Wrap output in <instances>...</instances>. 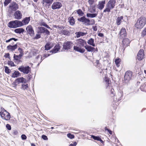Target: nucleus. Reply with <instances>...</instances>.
<instances>
[{"label": "nucleus", "mask_w": 146, "mask_h": 146, "mask_svg": "<svg viewBox=\"0 0 146 146\" xmlns=\"http://www.w3.org/2000/svg\"><path fill=\"white\" fill-rule=\"evenodd\" d=\"M6 127L9 130H10L11 129V127L9 124H7L6 125Z\"/></svg>", "instance_id": "obj_50"}, {"label": "nucleus", "mask_w": 146, "mask_h": 146, "mask_svg": "<svg viewBox=\"0 0 146 146\" xmlns=\"http://www.w3.org/2000/svg\"><path fill=\"white\" fill-rule=\"evenodd\" d=\"M22 56H19V55H16L15 54H14V58L15 60H19L21 59Z\"/></svg>", "instance_id": "obj_39"}, {"label": "nucleus", "mask_w": 146, "mask_h": 146, "mask_svg": "<svg viewBox=\"0 0 146 146\" xmlns=\"http://www.w3.org/2000/svg\"><path fill=\"white\" fill-rule=\"evenodd\" d=\"M123 16H121L119 17H118L116 20V23L118 25H120L121 22H122V20H123Z\"/></svg>", "instance_id": "obj_32"}, {"label": "nucleus", "mask_w": 146, "mask_h": 146, "mask_svg": "<svg viewBox=\"0 0 146 146\" xmlns=\"http://www.w3.org/2000/svg\"><path fill=\"white\" fill-rule=\"evenodd\" d=\"M98 36L100 37H103L104 36V34L102 33H99L98 34Z\"/></svg>", "instance_id": "obj_56"}, {"label": "nucleus", "mask_w": 146, "mask_h": 146, "mask_svg": "<svg viewBox=\"0 0 146 146\" xmlns=\"http://www.w3.org/2000/svg\"><path fill=\"white\" fill-rule=\"evenodd\" d=\"M42 138L44 140H47L48 139V138L45 135H43L42 136Z\"/></svg>", "instance_id": "obj_51"}, {"label": "nucleus", "mask_w": 146, "mask_h": 146, "mask_svg": "<svg viewBox=\"0 0 146 146\" xmlns=\"http://www.w3.org/2000/svg\"><path fill=\"white\" fill-rule=\"evenodd\" d=\"M62 6V3L59 2H55L53 3L51 6V8L53 10L59 9Z\"/></svg>", "instance_id": "obj_9"}, {"label": "nucleus", "mask_w": 146, "mask_h": 146, "mask_svg": "<svg viewBox=\"0 0 146 146\" xmlns=\"http://www.w3.org/2000/svg\"><path fill=\"white\" fill-rule=\"evenodd\" d=\"M12 40H14L15 41H16L18 40V39L15 38H11L8 40H6V42L7 43L12 41Z\"/></svg>", "instance_id": "obj_45"}, {"label": "nucleus", "mask_w": 146, "mask_h": 146, "mask_svg": "<svg viewBox=\"0 0 146 146\" xmlns=\"http://www.w3.org/2000/svg\"><path fill=\"white\" fill-rule=\"evenodd\" d=\"M5 72L7 74H9L11 72V70L6 66H5Z\"/></svg>", "instance_id": "obj_43"}, {"label": "nucleus", "mask_w": 146, "mask_h": 146, "mask_svg": "<svg viewBox=\"0 0 146 146\" xmlns=\"http://www.w3.org/2000/svg\"><path fill=\"white\" fill-rule=\"evenodd\" d=\"M30 20V17H26L22 21L23 26L27 25L29 23Z\"/></svg>", "instance_id": "obj_23"}, {"label": "nucleus", "mask_w": 146, "mask_h": 146, "mask_svg": "<svg viewBox=\"0 0 146 146\" xmlns=\"http://www.w3.org/2000/svg\"><path fill=\"white\" fill-rule=\"evenodd\" d=\"M118 94H119V95H120V98H119V99H118V100H121V98H122V94L120 92H119L118 93Z\"/></svg>", "instance_id": "obj_55"}, {"label": "nucleus", "mask_w": 146, "mask_h": 146, "mask_svg": "<svg viewBox=\"0 0 146 146\" xmlns=\"http://www.w3.org/2000/svg\"><path fill=\"white\" fill-rule=\"evenodd\" d=\"M130 43V41L127 38H123L122 41V46L124 48H125L128 46Z\"/></svg>", "instance_id": "obj_18"}, {"label": "nucleus", "mask_w": 146, "mask_h": 146, "mask_svg": "<svg viewBox=\"0 0 146 146\" xmlns=\"http://www.w3.org/2000/svg\"><path fill=\"white\" fill-rule=\"evenodd\" d=\"M69 22L70 25H73L75 23L74 19L73 17H71L69 18Z\"/></svg>", "instance_id": "obj_35"}, {"label": "nucleus", "mask_w": 146, "mask_h": 146, "mask_svg": "<svg viewBox=\"0 0 146 146\" xmlns=\"http://www.w3.org/2000/svg\"><path fill=\"white\" fill-rule=\"evenodd\" d=\"M96 5H94L90 6L88 8V11L91 13H93L95 12L96 9L95 7Z\"/></svg>", "instance_id": "obj_25"}, {"label": "nucleus", "mask_w": 146, "mask_h": 146, "mask_svg": "<svg viewBox=\"0 0 146 146\" xmlns=\"http://www.w3.org/2000/svg\"><path fill=\"white\" fill-rule=\"evenodd\" d=\"M78 20L82 22H84L86 25H90V20L88 19H87L84 17H82L80 19H78Z\"/></svg>", "instance_id": "obj_13"}, {"label": "nucleus", "mask_w": 146, "mask_h": 146, "mask_svg": "<svg viewBox=\"0 0 146 146\" xmlns=\"http://www.w3.org/2000/svg\"><path fill=\"white\" fill-rule=\"evenodd\" d=\"M73 146H75L77 145V143L76 142H74L73 144Z\"/></svg>", "instance_id": "obj_63"}, {"label": "nucleus", "mask_w": 146, "mask_h": 146, "mask_svg": "<svg viewBox=\"0 0 146 146\" xmlns=\"http://www.w3.org/2000/svg\"><path fill=\"white\" fill-rule=\"evenodd\" d=\"M72 46V43L70 42H67L64 43L63 45L64 49L68 50L70 49Z\"/></svg>", "instance_id": "obj_12"}, {"label": "nucleus", "mask_w": 146, "mask_h": 146, "mask_svg": "<svg viewBox=\"0 0 146 146\" xmlns=\"http://www.w3.org/2000/svg\"><path fill=\"white\" fill-rule=\"evenodd\" d=\"M27 80L25 78L23 77L18 78L15 80V83H25L27 82Z\"/></svg>", "instance_id": "obj_21"}, {"label": "nucleus", "mask_w": 146, "mask_h": 146, "mask_svg": "<svg viewBox=\"0 0 146 146\" xmlns=\"http://www.w3.org/2000/svg\"><path fill=\"white\" fill-rule=\"evenodd\" d=\"M38 30L37 31L38 33L42 34L45 33L46 35H49L50 32L48 30L43 27H38Z\"/></svg>", "instance_id": "obj_8"}, {"label": "nucleus", "mask_w": 146, "mask_h": 146, "mask_svg": "<svg viewBox=\"0 0 146 146\" xmlns=\"http://www.w3.org/2000/svg\"><path fill=\"white\" fill-rule=\"evenodd\" d=\"M13 134H14L15 135H17V134H18V132H17V131H14Z\"/></svg>", "instance_id": "obj_61"}, {"label": "nucleus", "mask_w": 146, "mask_h": 146, "mask_svg": "<svg viewBox=\"0 0 146 146\" xmlns=\"http://www.w3.org/2000/svg\"><path fill=\"white\" fill-rule=\"evenodd\" d=\"M28 87V84H24L22 85L21 89L23 90H25V89H27Z\"/></svg>", "instance_id": "obj_41"}, {"label": "nucleus", "mask_w": 146, "mask_h": 146, "mask_svg": "<svg viewBox=\"0 0 146 146\" xmlns=\"http://www.w3.org/2000/svg\"><path fill=\"white\" fill-rule=\"evenodd\" d=\"M10 64L11 65V66H14V63L11 61L10 62Z\"/></svg>", "instance_id": "obj_59"}, {"label": "nucleus", "mask_w": 146, "mask_h": 146, "mask_svg": "<svg viewBox=\"0 0 146 146\" xmlns=\"http://www.w3.org/2000/svg\"><path fill=\"white\" fill-rule=\"evenodd\" d=\"M58 33L60 34L67 35L69 31L66 30H62L61 31H58Z\"/></svg>", "instance_id": "obj_31"}, {"label": "nucleus", "mask_w": 146, "mask_h": 146, "mask_svg": "<svg viewBox=\"0 0 146 146\" xmlns=\"http://www.w3.org/2000/svg\"><path fill=\"white\" fill-rule=\"evenodd\" d=\"M26 30L30 36H33L34 35V32L31 25H29L27 26L26 28Z\"/></svg>", "instance_id": "obj_10"}, {"label": "nucleus", "mask_w": 146, "mask_h": 146, "mask_svg": "<svg viewBox=\"0 0 146 146\" xmlns=\"http://www.w3.org/2000/svg\"><path fill=\"white\" fill-rule=\"evenodd\" d=\"M49 56V55H47V54H45L44 55V56H43V57H44V58H45L47 57H48V56Z\"/></svg>", "instance_id": "obj_62"}, {"label": "nucleus", "mask_w": 146, "mask_h": 146, "mask_svg": "<svg viewBox=\"0 0 146 146\" xmlns=\"http://www.w3.org/2000/svg\"><path fill=\"white\" fill-rule=\"evenodd\" d=\"M60 49V46L59 44H57L54 47L52 51H50V52H52V53H55L59 51Z\"/></svg>", "instance_id": "obj_24"}, {"label": "nucleus", "mask_w": 146, "mask_h": 146, "mask_svg": "<svg viewBox=\"0 0 146 146\" xmlns=\"http://www.w3.org/2000/svg\"><path fill=\"white\" fill-rule=\"evenodd\" d=\"M18 50L19 52L20 53L19 56H23L24 54L23 50L21 48H18Z\"/></svg>", "instance_id": "obj_40"}, {"label": "nucleus", "mask_w": 146, "mask_h": 146, "mask_svg": "<svg viewBox=\"0 0 146 146\" xmlns=\"http://www.w3.org/2000/svg\"><path fill=\"white\" fill-rule=\"evenodd\" d=\"M53 0H43L42 3L44 5H46L47 4H51Z\"/></svg>", "instance_id": "obj_28"}, {"label": "nucleus", "mask_w": 146, "mask_h": 146, "mask_svg": "<svg viewBox=\"0 0 146 146\" xmlns=\"http://www.w3.org/2000/svg\"><path fill=\"white\" fill-rule=\"evenodd\" d=\"M24 29L22 28H19L16 29L14 30V32L17 33L21 34L23 33L24 32Z\"/></svg>", "instance_id": "obj_27"}, {"label": "nucleus", "mask_w": 146, "mask_h": 146, "mask_svg": "<svg viewBox=\"0 0 146 146\" xmlns=\"http://www.w3.org/2000/svg\"><path fill=\"white\" fill-rule=\"evenodd\" d=\"M50 44L47 43L45 46V50H50L51 48V46L50 45Z\"/></svg>", "instance_id": "obj_38"}, {"label": "nucleus", "mask_w": 146, "mask_h": 146, "mask_svg": "<svg viewBox=\"0 0 146 146\" xmlns=\"http://www.w3.org/2000/svg\"><path fill=\"white\" fill-rule=\"evenodd\" d=\"M132 72L130 70H128L126 72L124 77V80L126 82H128L132 78Z\"/></svg>", "instance_id": "obj_7"}, {"label": "nucleus", "mask_w": 146, "mask_h": 146, "mask_svg": "<svg viewBox=\"0 0 146 146\" xmlns=\"http://www.w3.org/2000/svg\"><path fill=\"white\" fill-rule=\"evenodd\" d=\"M146 23V18L144 16H141L138 19L135 26L137 29H141L145 25Z\"/></svg>", "instance_id": "obj_1"}, {"label": "nucleus", "mask_w": 146, "mask_h": 146, "mask_svg": "<svg viewBox=\"0 0 146 146\" xmlns=\"http://www.w3.org/2000/svg\"><path fill=\"white\" fill-rule=\"evenodd\" d=\"M77 12L78 14L80 16H82L83 15V12H82V11L80 9L78 10L77 11Z\"/></svg>", "instance_id": "obj_42"}, {"label": "nucleus", "mask_w": 146, "mask_h": 146, "mask_svg": "<svg viewBox=\"0 0 146 146\" xmlns=\"http://www.w3.org/2000/svg\"><path fill=\"white\" fill-rule=\"evenodd\" d=\"M76 42L77 45L83 46L86 44V41L82 39H80L77 40Z\"/></svg>", "instance_id": "obj_15"}, {"label": "nucleus", "mask_w": 146, "mask_h": 146, "mask_svg": "<svg viewBox=\"0 0 146 146\" xmlns=\"http://www.w3.org/2000/svg\"><path fill=\"white\" fill-rule=\"evenodd\" d=\"M67 135L68 137L71 139H73L74 137V136L70 133L68 134Z\"/></svg>", "instance_id": "obj_48"}, {"label": "nucleus", "mask_w": 146, "mask_h": 146, "mask_svg": "<svg viewBox=\"0 0 146 146\" xmlns=\"http://www.w3.org/2000/svg\"><path fill=\"white\" fill-rule=\"evenodd\" d=\"M74 49L76 51H77L80 53H83L85 51V50L84 48H81L79 47L76 46H74Z\"/></svg>", "instance_id": "obj_22"}, {"label": "nucleus", "mask_w": 146, "mask_h": 146, "mask_svg": "<svg viewBox=\"0 0 146 146\" xmlns=\"http://www.w3.org/2000/svg\"><path fill=\"white\" fill-rule=\"evenodd\" d=\"M105 83L106 84V87L107 88L108 87L110 86V81H109V79L106 76H105Z\"/></svg>", "instance_id": "obj_30"}, {"label": "nucleus", "mask_w": 146, "mask_h": 146, "mask_svg": "<svg viewBox=\"0 0 146 146\" xmlns=\"http://www.w3.org/2000/svg\"><path fill=\"white\" fill-rule=\"evenodd\" d=\"M40 37V35L39 34H36L34 38L35 39H37Z\"/></svg>", "instance_id": "obj_49"}, {"label": "nucleus", "mask_w": 146, "mask_h": 146, "mask_svg": "<svg viewBox=\"0 0 146 146\" xmlns=\"http://www.w3.org/2000/svg\"><path fill=\"white\" fill-rule=\"evenodd\" d=\"M2 111L0 112V115L3 119L6 120H9L10 118V115L9 113L6 110L3 108Z\"/></svg>", "instance_id": "obj_4"}, {"label": "nucleus", "mask_w": 146, "mask_h": 146, "mask_svg": "<svg viewBox=\"0 0 146 146\" xmlns=\"http://www.w3.org/2000/svg\"><path fill=\"white\" fill-rule=\"evenodd\" d=\"M20 74V73L18 71H16L14 72V73H13L12 76V77L13 78H14L17 77L19 76Z\"/></svg>", "instance_id": "obj_33"}, {"label": "nucleus", "mask_w": 146, "mask_h": 146, "mask_svg": "<svg viewBox=\"0 0 146 146\" xmlns=\"http://www.w3.org/2000/svg\"><path fill=\"white\" fill-rule=\"evenodd\" d=\"M105 129L106 130H107L108 131V132L109 133V134H110L111 135L112 134V131L110 129H108L107 127H106L105 128Z\"/></svg>", "instance_id": "obj_54"}, {"label": "nucleus", "mask_w": 146, "mask_h": 146, "mask_svg": "<svg viewBox=\"0 0 146 146\" xmlns=\"http://www.w3.org/2000/svg\"><path fill=\"white\" fill-rule=\"evenodd\" d=\"M18 69L20 71L25 74H28L31 71V68L29 66H21Z\"/></svg>", "instance_id": "obj_5"}, {"label": "nucleus", "mask_w": 146, "mask_h": 146, "mask_svg": "<svg viewBox=\"0 0 146 146\" xmlns=\"http://www.w3.org/2000/svg\"><path fill=\"white\" fill-rule=\"evenodd\" d=\"M28 76L29 77V80H30L31 78L32 77L31 76V75H30V74H29V75Z\"/></svg>", "instance_id": "obj_64"}, {"label": "nucleus", "mask_w": 146, "mask_h": 146, "mask_svg": "<svg viewBox=\"0 0 146 146\" xmlns=\"http://www.w3.org/2000/svg\"><path fill=\"white\" fill-rule=\"evenodd\" d=\"M93 29L94 31H96L97 30V28L96 26L93 27Z\"/></svg>", "instance_id": "obj_58"}, {"label": "nucleus", "mask_w": 146, "mask_h": 146, "mask_svg": "<svg viewBox=\"0 0 146 146\" xmlns=\"http://www.w3.org/2000/svg\"><path fill=\"white\" fill-rule=\"evenodd\" d=\"M14 16L16 19H20L22 18V15L21 11L17 10L15 12Z\"/></svg>", "instance_id": "obj_14"}, {"label": "nucleus", "mask_w": 146, "mask_h": 146, "mask_svg": "<svg viewBox=\"0 0 146 146\" xmlns=\"http://www.w3.org/2000/svg\"><path fill=\"white\" fill-rule=\"evenodd\" d=\"M44 27H46L47 29H51L46 24Z\"/></svg>", "instance_id": "obj_60"}, {"label": "nucleus", "mask_w": 146, "mask_h": 146, "mask_svg": "<svg viewBox=\"0 0 146 146\" xmlns=\"http://www.w3.org/2000/svg\"><path fill=\"white\" fill-rule=\"evenodd\" d=\"M94 40L92 38H91L87 41L88 43L90 45L92 46H95V44L94 43Z\"/></svg>", "instance_id": "obj_29"}, {"label": "nucleus", "mask_w": 146, "mask_h": 146, "mask_svg": "<svg viewBox=\"0 0 146 146\" xmlns=\"http://www.w3.org/2000/svg\"><path fill=\"white\" fill-rule=\"evenodd\" d=\"M9 8L12 12L15 11L19 9L18 5L15 2H12L9 5Z\"/></svg>", "instance_id": "obj_6"}, {"label": "nucleus", "mask_w": 146, "mask_h": 146, "mask_svg": "<svg viewBox=\"0 0 146 146\" xmlns=\"http://www.w3.org/2000/svg\"><path fill=\"white\" fill-rule=\"evenodd\" d=\"M97 15V13H87L86 16L87 17L94 18L96 17Z\"/></svg>", "instance_id": "obj_34"}, {"label": "nucleus", "mask_w": 146, "mask_h": 146, "mask_svg": "<svg viewBox=\"0 0 146 146\" xmlns=\"http://www.w3.org/2000/svg\"><path fill=\"white\" fill-rule=\"evenodd\" d=\"M146 35V28H145L143 30L142 33H141V36H142L144 37Z\"/></svg>", "instance_id": "obj_44"}, {"label": "nucleus", "mask_w": 146, "mask_h": 146, "mask_svg": "<svg viewBox=\"0 0 146 146\" xmlns=\"http://www.w3.org/2000/svg\"><path fill=\"white\" fill-rule=\"evenodd\" d=\"M17 44L13 46L9 45L7 46V49L9 51H13L17 49Z\"/></svg>", "instance_id": "obj_19"}, {"label": "nucleus", "mask_w": 146, "mask_h": 146, "mask_svg": "<svg viewBox=\"0 0 146 146\" xmlns=\"http://www.w3.org/2000/svg\"><path fill=\"white\" fill-rule=\"evenodd\" d=\"M144 54L143 49H140L138 52L137 58L139 60H142L144 57Z\"/></svg>", "instance_id": "obj_11"}, {"label": "nucleus", "mask_w": 146, "mask_h": 146, "mask_svg": "<svg viewBox=\"0 0 146 146\" xmlns=\"http://www.w3.org/2000/svg\"><path fill=\"white\" fill-rule=\"evenodd\" d=\"M75 34L76 35V37L77 38H79L81 36H83L86 35L87 34V33L78 32H76Z\"/></svg>", "instance_id": "obj_26"}, {"label": "nucleus", "mask_w": 146, "mask_h": 146, "mask_svg": "<svg viewBox=\"0 0 146 146\" xmlns=\"http://www.w3.org/2000/svg\"><path fill=\"white\" fill-rule=\"evenodd\" d=\"M84 48L88 51L89 52H94L95 50H98L97 48H96V50L94 48L92 47L90 45H86L84 46Z\"/></svg>", "instance_id": "obj_17"}, {"label": "nucleus", "mask_w": 146, "mask_h": 146, "mask_svg": "<svg viewBox=\"0 0 146 146\" xmlns=\"http://www.w3.org/2000/svg\"><path fill=\"white\" fill-rule=\"evenodd\" d=\"M105 4V0L99 1L97 5V8L100 10H102L104 8Z\"/></svg>", "instance_id": "obj_20"}, {"label": "nucleus", "mask_w": 146, "mask_h": 146, "mask_svg": "<svg viewBox=\"0 0 146 146\" xmlns=\"http://www.w3.org/2000/svg\"><path fill=\"white\" fill-rule=\"evenodd\" d=\"M116 3L115 0H110L106 5V8L104 10L103 12H110L111 9L114 8Z\"/></svg>", "instance_id": "obj_2"}, {"label": "nucleus", "mask_w": 146, "mask_h": 146, "mask_svg": "<svg viewBox=\"0 0 146 146\" xmlns=\"http://www.w3.org/2000/svg\"><path fill=\"white\" fill-rule=\"evenodd\" d=\"M11 0H5L4 2V5L7 6L11 2Z\"/></svg>", "instance_id": "obj_46"}, {"label": "nucleus", "mask_w": 146, "mask_h": 146, "mask_svg": "<svg viewBox=\"0 0 146 146\" xmlns=\"http://www.w3.org/2000/svg\"><path fill=\"white\" fill-rule=\"evenodd\" d=\"M120 62V59L119 58L116 59L115 60V62L116 64V66L119 67V63Z\"/></svg>", "instance_id": "obj_37"}, {"label": "nucleus", "mask_w": 146, "mask_h": 146, "mask_svg": "<svg viewBox=\"0 0 146 146\" xmlns=\"http://www.w3.org/2000/svg\"><path fill=\"white\" fill-rule=\"evenodd\" d=\"M5 56L6 58H9V53H7L5 55Z\"/></svg>", "instance_id": "obj_57"}, {"label": "nucleus", "mask_w": 146, "mask_h": 146, "mask_svg": "<svg viewBox=\"0 0 146 146\" xmlns=\"http://www.w3.org/2000/svg\"><path fill=\"white\" fill-rule=\"evenodd\" d=\"M9 27L15 28L23 26V23L21 21L18 20H15L10 21L8 24Z\"/></svg>", "instance_id": "obj_3"}, {"label": "nucleus", "mask_w": 146, "mask_h": 146, "mask_svg": "<svg viewBox=\"0 0 146 146\" xmlns=\"http://www.w3.org/2000/svg\"><path fill=\"white\" fill-rule=\"evenodd\" d=\"M88 2L90 6L94 5L93 4L94 2V0H88Z\"/></svg>", "instance_id": "obj_47"}, {"label": "nucleus", "mask_w": 146, "mask_h": 146, "mask_svg": "<svg viewBox=\"0 0 146 146\" xmlns=\"http://www.w3.org/2000/svg\"><path fill=\"white\" fill-rule=\"evenodd\" d=\"M21 138L23 140H25L27 139V137L25 135L23 134L21 136Z\"/></svg>", "instance_id": "obj_52"}, {"label": "nucleus", "mask_w": 146, "mask_h": 146, "mask_svg": "<svg viewBox=\"0 0 146 146\" xmlns=\"http://www.w3.org/2000/svg\"><path fill=\"white\" fill-rule=\"evenodd\" d=\"M91 138H93L95 140H97L99 141H100L101 142H102V140L101 138L99 137L95 136L93 135H91Z\"/></svg>", "instance_id": "obj_36"}, {"label": "nucleus", "mask_w": 146, "mask_h": 146, "mask_svg": "<svg viewBox=\"0 0 146 146\" xmlns=\"http://www.w3.org/2000/svg\"><path fill=\"white\" fill-rule=\"evenodd\" d=\"M46 24L44 22H41L40 23V26H45L46 25Z\"/></svg>", "instance_id": "obj_53"}, {"label": "nucleus", "mask_w": 146, "mask_h": 146, "mask_svg": "<svg viewBox=\"0 0 146 146\" xmlns=\"http://www.w3.org/2000/svg\"><path fill=\"white\" fill-rule=\"evenodd\" d=\"M126 35V32L125 29L124 28H122L120 33V38H122L125 37Z\"/></svg>", "instance_id": "obj_16"}]
</instances>
